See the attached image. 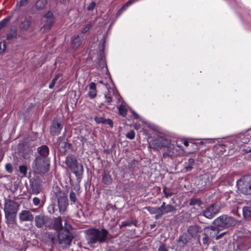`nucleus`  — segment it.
<instances>
[{
	"instance_id": "13d9d810",
	"label": "nucleus",
	"mask_w": 251,
	"mask_h": 251,
	"mask_svg": "<svg viewBox=\"0 0 251 251\" xmlns=\"http://www.w3.org/2000/svg\"><path fill=\"white\" fill-rule=\"evenodd\" d=\"M226 234V232H223L222 233H221L220 234H219V235H217L216 236V240H219L220 239V238H221L225 234Z\"/></svg>"
},
{
	"instance_id": "bb28decb",
	"label": "nucleus",
	"mask_w": 251,
	"mask_h": 251,
	"mask_svg": "<svg viewBox=\"0 0 251 251\" xmlns=\"http://www.w3.org/2000/svg\"><path fill=\"white\" fill-rule=\"evenodd\" d=\"M43 20L46 23L45 24H44L43 27H42V28H44L46 29H50L53 22V19H43Z\"/></svg>"
},
{
	"instance_id": "ddd939ff",
	"label": "nucleus",
	"mask_w": 251,
	"mask_h": 251,
	"mask_svg": "<svg viewBox=\"0 0 251 251\" xmlns=\"http://www.w3.org/2000/svg\"><path fill=\"white\" fill-rule=\"evenodd\" d=\"M19 219L22 222H31L34 216L29 210H23L19 213Z\"/></svg>"
},
{
	"instance_id": "338daca9",
	"label": "nucleus",
	"mask_w": 251,
	"mask_h": 251,
	"mask_svg": "<svg viewBox=\"0 0 251 251\" xmlns=\"http://www.w3.org/2000/svg\"><path fill=\"white\" fill-rule=\"evenodd\" d=\"M159 141H160L161 142L163 143V145H162V146H165V144H164V142H166V140L163 139H161L160 140H158Z\"/></svg>"
},
{
	"instance_id": "7c9ffc66",
	"label": "nucleus",
	"mask_w": 251,
	"mask_h": 251,
	"mask_svg": "<svg viewBox=\"0 0 251 251\" xmlns=\"http://www.w3.org/2000/svg\"><path fill=\"white\" fill-rule=\"evenodd\" d=\"M174 151H172V147L170 146L167 148V151L163 153V156L164 158L166 157H172L174 155Z\"/></svg>"
},
{
	"instance_id": "c03bdc74",
	"label": "nucleus",
	"mask_w": 251,
	"mask_h": 251,
	"mask_svg": "<svg viewBox=\"0 0 251 251\" xmlns=\"http://www.w3.org/2000/svg\"><path fill=\"white\" fill-rule=\"evenodd\" d=\"M91 147H92V150H88L87 151V153L88 155H90L91 156L89 157L88 160V161H90V160L91 159L92 160L93 159V150L94 149V147H93V145L92 144L91 145Z\"/></svg>"
},
{
	"instance_id": "aec40b11",
	"label": "nucleus",
	"mask_w": 251,
	"mask_h": 251,
	"mask_svg": "<svg viewBox=\"0 0 251 251\" xmlns=\"http://www.w3.org/2000/svg\"><path fill=\"white\" fill-rule=\"evenodd\" d=\"M47 238L50 245L53 246L55 243L58 241L57 235L56 236L55 233L52 232H48L47 233Z\"/></svg>"
},
{
	"instance_id": "a19ab883",
	"label": "nucleus",
	"mask_w": 251,
	"mask_h": 251,
	"mask_svg": "<svg viewBox=\"0 0 251 251\" xmlns=\"http://www.w3.org/2000/svg\"><path fill=\"white\" fill-rule=\"evenodd\" d=\"M69 198L70 199V201H73V202H75L76 200V195L75 193L71 191L70 193Z\"/></svg>"
},
{
	"instance_id": "a211bd4d",
	"label": "nucleus",
	"mask_w": 251,
	"mask_h": 251,
	"mask_svg": "<svg viewBox=\"0 0 251 251\" xmlns=\"http://www.w3.org/2000/svg\"><path fill=\"white\" fill-rule=\"evenodd\" d=\"M31 25V17H26L23 21H22L20 25V28L23 31H26Z\"/></svg>"
},
{
	"instance_id": "f8f14e48",
	"label": "nucleus",
	"mask_w": 251,
	"mask_h": 251,
	"mask_svg": "<svg viewBox=\"0 0 251 251\" xmlns=\"http://www.w3.org/2000/svg\"><path fill=\"white\" fill-rule=\"evenodd\" d=\"M63 127V125L58 120L54 119L50 127V133L53 136L60 134Z\"/></svg>"
},
{
	"instance_id": "2eb2a0df",
	"label": "nucleus",
	"mask_w": 251,
	"mask_h": 251,
	"mask_svg": "<svg viewBox=\"0 0 251 251\" xmlns=\"http://www.w3.org/2000/svg\"><path fill=\"white\" fill-rule=\"evenodd\" d=\"M39 155L36 158H41L43 159H49L48 155L49 154V149L46 145H42L37 149Z\"/></svg>"
},
{
	"instance_id": "39448f33",
	"label": "nucleus",
	"mask_w": 251,
	"mask_h": 251,
	"mask_svg": "<svg viewBox=\"0 0 251 251\" xmlns=\"http://www.w3.org/2000/svg\"><path fill=\"white\" fill-rule=\"evenodd\" d=\"M50 166V159L36 158L32 167L34 173L44 174L49 171Z\"/></svg>"
},
{
	"instance_id": "2f4dec72",
	"label": "nucleus",
	"mask_w": 251,
	"mask_h": 251,
	"mask_svg": "<svg viewBox=\"0 0 251 251\" xmlns=\"http://www.w3.org/2000/svg\"><path fill=\"white\" fill-rule=\"evenodd\" d=\"M90 91L88 93L90 98H94V82H91L89 85Z\"/></svg>"
},
{
	"instance_id": "20e7f679",
	"label": "nucleus",
	"mask_w": 251,
	"mask_h": 251,
	"mask_svg": "<svg viewBox=\"0 0 251 251\" xmlns=\"http://www.w3.org/2000/svg\"><path fill=\"white\" fill-rule=\"evenodd\" d=\"M53 193L57 199L58 205L60 212H64L68 205V198L65 192L61 190L60 188L56 186L53 188Z\"/></svg>"
},
{
	"instance_id": "de8ad7c7",
	"label": "nucleus",
	"mask_w": 251,
	"mask_h": 251,
	"mask_svg": "<svg viewBox=\"0 0 251 251\" xmlns=\"http://www.w3.org/2000/svg\"><path fill=\"white\" fill-rule=\"evenodd\" d=\"M132 224L133 223L131 222L124 221L122 223L121 225H120V227L121 228L122 227L126 226H130L132 225Z\"/></svg>"
},
{
	"instance_id": "5701e85b",
	"label": "nucleus",
	"mask_w": 251,
	"mask_h": 251,
	"mask_svg": "<svg viewBox=\"0 0 251 251\" xmlns=\"http://www.w3.org/2000/svg\"><path fill=\"white\" fill-rule=\"evenodd\" d=\"M58 143L56 147L58 148L59 151L62 153L65 152L66 151V142L60 140L58 141Z\"/></svg>"
},
{
	"instance_id": "864d4df0",
	"label": "nucleus",
	"mask_w": 251,
	"mask_h": 251,
	"mask_svg": "<svg viewBox=\"0 0 251 251\" xmlns=\"http://www.w3.org/2000/svg\"><path fill=\"white\" fill-rule=\"evenodd\" d=\"M40 200L39 198L35 197L33 199V202L35 205H38L40 203Z\"/></svg>"
},
{
	"instance_id": "680f3d73",
	"label": "nucleus",
	"mask_w": 251,
	"mask_h": 251,
	"mask_svg": "<svg viewBox=\"0 0 251 251\" xmlns=\"http://www.w3.org/2000/svg\"><path fill=\"white\" fill-rule=\"evenodd\" d=\"M132 116L135 118H139V116L138 115V114L137 113H136L134 111H132Z\"/></svg>"
},
{
	"instance_id": "4be33fe9",
	"label": "nucleus",
	"mask_w": 251,
	"mask_h": 251,
	"mask_svg": "<svg viewBox=\"0 0 251 251\" xmlns=\"http://www.w3.org/2000/svg\"><path fill=\"white\" fill-rule=\"evenodd\" d=\"M95 122L98 123H103L104 124L108 125L111 127L113 126V122H112V120L109 119H104L102 117H100V118L95 117Z\"/></svg>"
},
{
	"instance_id": "37998d69",
	"label": "nucleus",
	"mask_w": 251,
	"mask_h": 251,
	"mask_svg": "<svg viewBox=\"0 0 251 251\" xmlns=\"http://www.w3.org/2000/svg\"><path fill=\"white\" fill-rule=\"evenodd\" d=\"M190 204L200 206L201 204V201L200 199H194L191 201Z\"/></svg>"
},
{
	"instance_id": "603ef678",
	"label": "nucleus",
	"mask_w": 251,
	"mask_h": 251,
	"mask_svg": "<svg viewBox=\"0 0 251 251\" xmlns=\"http://www.w3.org/2000/svg\"><path fill=\"white\" fill-rule=\"evenodd\" d=\"M30 0H21L19 3L20 6H23L27 5Z\"/></svg>"
},
{
	"instance_id": "7ed1b4c3",
	"label": "nucleus",
	"mask_w": 251,
	"mask_h": 251,
	"mask_svg": "<svg viewBox=\"0 0 251 251\" xmlns=\"http://www.w3.org/2000/svg\"><path fill=\"white\" fill-rule=\"evenodd\" d=\"M66 164L73 172L77 179H81L83 172V168L81 164L78 163L76 157L73 155H68L66 158Z\"/></svg>"
},
{
	"instance_id": "e2e57ef3",
	"label": "nucleus",
	"mask_w": 251,
	"mask_h": 251,
	"mask_svg": "<svg viewBox=\"0 0 251 251\" xmlns=\"http://www.w3.org/2000/svg\"><path fill=\"white\" fill-rule=\"evenodd\" d=\"M71 146H72V144L71 143H68L66 142V150L67 149H70Z\"/></svg>"
},
{
	"instance_id": "58836bf2",
	"label": "nucleus",
	"mask_w": 251,
	"mask_h": 251,
	"mask_svg": "<svg viewBox=\"0 0 251 251\" xmlns=\"http://www.w3.org/2000/svg\"><path fill=\"white\" fill-rule=\"evenodd\" d=\"M93 25L92 24H88L86 25L81 30V33L84 34L89 31L90 28H92Z\"/></svg>"
},
{
	"instance_id": "f03ea898",
	"label": "nucleus",
	"mask_w": 251,
	"mask_h": 251,
	"mask_svg": "<svg viewBox=\"0 0 251 251\" xmlns=\"http://www.w3.org/2000/svg\"><path fill=\"white\" fill-rule=\"evenodd\" d=\"M19 207L17 202L10 199L5 200L4 211L5 218L9 222H14Z\"/></svg>"
},
{
	"instance_id": "f257e3e1",
	"label": "nucleus",
	"mask_w": 251,
	"mask_h": 251,
	"mask_svg": "<svg viewBox=\"0 0 251 251\" xmlns=\"http://www.w3.org/2000/svg\"><path fill=\"white\" fill-rule=\"evenodd\" d=\"M106 37V29H104L97 35L98 40H100L99 55L98 58L99 67H97V74L100 76L102 79L100 81L103 84V88L105 89L104 97L108 102H111L112 98L115 95L116 91L114 84L111 79L108 72L105 59L104 48Z\"/></svg>"
},
{
	"instance_id": "bf43d9fd",
	"label": "nucleus",
	"mask_w": 251,
	"mask_h": 251,
	"mask_svg": "<svg viewBox=\"0 0 251 251\" xmlns=\"http://www.w3.org/2000/svg\"><path fill=\"white\" fill-rule=\"evenodd\" d=\"M166 205H165V203L164 202H163L162 205L160 207H157V209L160 211L162 209L164 208Z\"/></svg>"
},
{
	"instance_id": "052dcab7",
	"label": "nucleus",
	"mask_w": 251,
	"mask_h": 251,
	"mask_svg": "<svg viewBox=\"0 0 251 251\" xmlns=\"http://www.w3.org/2000/svg\"><path fill=\"white\" fill-rule=\"evenodd\" d=\"M244 153L251 152V148H247L243 150Z\"/></svg>"
},
{
	"instance_id": "6e6552de",
	"label": "nucleus",
	"mask_w": 251,
	"mask_h": 251,
	"mask_svg": "<svg viewBox=\"0 0 251 251\" xmlns=\"http://www.w3.org/2000/svg\"><path fill=\"white\" fill-rule=\"evenodd\" d=\"M73 239V233H65L61 231L58 233V242L63 250H66L71 246Z\"/></svg>"
},
{
	"instance_id": "1a4fd4ad",
	"label": "nucleus",
	"mask_w": 251,
	"mask_h": 251,
	"mask_svg": "<svg viewBox=\"0 0 251 251\" xmlns=\"http://www.w3.org/2000/svg\"><path fill=\"white\" fill-rule=\"evenodd\" d=\"M35 226L38 228H43L44 226L48 227L49 223L51 222V218L44 214H39L34 218Z\"/></svg>"
},
{
	"instance_id": "c9c22d12",
	"label": "nucleus",
	"mask_w": 251,
	"mask_h": 251,
	"mask_svg": "<svg viewBox=\"0 0 251 251\" xmlns=\"http://www.w3.org/2000/svg\"><path fill=\"white\" fill-rule=\"evenodd\" d=\"M19 171L24 176H26L27 173V167L25 166L22 165L19 167Z\"/></svg>"
},
{
	"instance_id": "8fccbe9b",
	"label": "nucleus",
	"mask_w": 251,
	"mask_h": 251,
	"mask_svg": "<svg viewBox=\"0 0 251 251\" xmlns=\"http://www.w3.org/2000/svg\"><path fill=\"white\" fill-rule=\"evenodd\" d=\"M53 14L50 12H48L47 13L45 14L43 17V19H53Z\"/></svg>"
},
{
	"instance_id": "9d476101",
	"label": "nucleus",
	"mask_w": 251,
	"mask_h": 251,
	"mask_svg": "<svg viewBox=\"0 0 251 251\" xmlns=\"http://www.w3.org/2000/svg\"><path fill=\"white\" fill-rule=\"evenodd\" d=\"M48 228L49 229L54 230L58 232L63 229V226L62 224V220L61 217L54 218L51 222L49 223L48 225Z\"/></svg>"
},
{
	"instance_id": "423d86ee",
	"label": "nucleus",
	"mask_w": 251,
	"mask_h": 251,
	"mask_svg": "<svg viewBox=\"0 0 251 251\" xmlns=\"http://www.w3.org/2000/svg\"><path fill=\"white\" fill-rule=\"evenodd\" d=\"M238 221L234 218L226 215H222L214 221V224L217 226L224 228H229L235 226Z\"/></svg>"
},
{
	"instance_id": "0eeeda50",
	"label": "nucleus",
	"mask_w": 251,
	"mask_h": 251,
	"mask_svg": "<svg viewBox=\"0 0 251 251\" xmlns=\"http://www.w3.org/2000/svg\"><path fill=\"white\" fill-rule=\"evenodd\" d=\"M238 190L244 195H251V176H242L237 181Z\"/></svg>"
},
{
	"instance_id": "6ab92c4d",
	"label": "nucleus",
	"mask_w": 251,
	"mask_h": 251,
	"mask_svg": "<svg viewBox=\"0 0 251 251\" xmlns=\"http://www.w3.org/2000/svg\"><path fill=\"white\" fill-rule=\"evenodd\" d=\"M81 43V40L79 35H74L71 40L72 48L74 49H77Z\"/></svg>"
},
{
	"instance_id": "b1692460",
	"label": "nucleus",
	"mask_w": 251,
	"mask_h": 251,
	"mask_svg": "<svg viewBox=\"0 0 251 251\" xmlns=\"http://www.w3.org/2000/svg\"><path fill=\"white\" fill-rule=\"evenodd\" d=\"M17 36V31L16 28L11 29L10 32L7 35L8 40L16 39Z\"/></svg>"
},
{
	"instance_id": "774afa93",
	"label": "nucleus",
	"mask_w": 251,
	"mask_h": 251,
	"mask_svg": "<svg viewBox=\"0 0 251 251\" xmlns=\"http://www.w3.org/2000/svg\"><path fill=\"white\" fill-rule=\"evenodd\" d=\"M183 144L184 146H185L186 147H187L188 145H189V143L188 141H184L183 142Z\"/></svg>"
},
{
	"instance_id": "09e8293b",
	"label": "nucleus",
	"mask_w": 251,
	"mask_h": 251,
	"mask_svg": "<svg viewBox=\"0 0 251 251\" xmlns=\"http://www.w3.org/2000/svg\"><path fill=\"white\" fill-rule=\"evenodd\" d=\"M5 169L6 171L9 173H11L13 172V167L11 164H6L5 165Z\"/></svg>"
},
{
	"instance_id": "4468645a",
	"label": "nucleus",
	"mask_w": 251,
	"mask_h": 251,
	"mask_svg": "<svg viewBox=\"0 0 251 251\" xmlns=\"http://www.w3.org/2000/svg\"><path fill=\"white\" fill-rule=\"evenodd\" d=\"M31 189L33 194L39 193L42 189V181L40 179L36 178L31 182Z\"/></svg>"
},
{
	"instance_id": "412c9836",
	"label": "nucleus",
	"mask_w": 251,
	"mask_h": 251,
	"mask_svg": "<svg viewBox=\"0 0 251 251\" xmlns=\"http://www.w3.org/2000/svg\"><path fill=\"white\" fill-rule=\"evenodd\" d=\"M87 234V240L89 243H94V228L89 229L85 231Z\"/></svg>"
},
{
	"instance_id": "a878e982",
	"label": "nucleus",
	"mask_w": 251,
	"mask_h": 251,
	"mask_svg": "<svg viewBox=\"0 0 251 251\" xmlns=\"http://www.w3.org/2000/svg\"><path fill=\"white\" fill-rule=\"evenodd\" d=\"M187 231L190 234V236L192 237L195 236L197 234L198 232V228L195 226H190L188 227Z\"/></svg>"
},
{
	"instance_id": "79ce46f5",
	"label": "nucleus",
	"mask_w": 251,
	"mask_h": 251,
	"mask_svg": "<svg viewBox=\"0 0 251 251\" xmlns=\"http://www.w3.org/2000/svg\"><path fill=\"white\" fill-rule=\"evenodd\" d=\"M188 242L187 235L185 234L182 235L179 239V242L182 243L183 244H186Z\"/></svg>"
},
{
	"instance_id": "0e129e2a",
	"label": "nucleus",
	"mask_w": 251,
	"mask_h": 251,
	"mask_svg": "<svg viewBox=\"0 0 251 251\" xmlns=\"http://www.w3.org/2000/svg\"><path fill=\"white\" fill-rule=\"evenodd\" d=\"M134 127L136 129H139L140 128V126L137 124H135L134 126Z\"/></svg>"
},
{
	"instance_id": "f704fd0d",
	"label": "nucleus",
	"mask_w": 251,
	"mask_h": 251,
	"mask_svg": "<svg viewBox=\"0 0 251 251\" xmlns=\"http://www.w3.org/2000/svg\"><path fill=\"white\" fill-rule=\"evenodd\" d=\"M10 18H7L0 22V30L6 26V24L9 21Z\"/></svg>"
},
{
	"instance_id": "72a5a7b5",
	"label": "nucleus",
	"mask_w": 251,
	"mask_h": 251,
	"mask_svg": "<svg viewBox=\"0 0 251 251\" xmlns=\"http://www.w3.org/2000/svg\"><path fill=\"white\" fill-rule=\"evenodd\" d=\"M119 113L123 116H125L126 115V108H125V106H124L123 104H121L119 107Z\"/></svg>"
},
{
	"instance_id": "69168bd1",
	"label": "nucleus",
	"mask_w": 251,
	"mask_h": 251,
	"mask_svg": "<svg viewBox=\"0 0 251 251\" xmlns=\"http://www.w3.org/2000/svg\"><path fill=\"white\" fill-rule=\"evenodd\" d=\"M60 1L63 3H66L68 2H69V0H59Z\"/></svg>"
},
{
	"instance_id": "393cba45",
	"label": "nucleus",
	"mask_w": 251,
	"mask_h": 251,
	"mask_svg": "<svg viewBox=\"0 0 251 251\" xmlns=\"http://www.w3.org/2000/svg\"><path fill=\"white\" fill-rule=\"evenodd\" d=\"M175 209L174 207L170 204L167 205L160 211V215L172 212Z\"/></svg>"
},
{
	"instance_id": "a18cd8bd",
	"label": "nucleus",
	"mask_w": 251,
	"mask_h": 251,
	"mask_svg": "<svg viewBox=\"0 0 251 251\" xmlns=\"http://www.w3.org/2000/svg\"><path fill=\"white\" fill-rule=\"evenodd\" d=\"M127 138L129 139H133L135 137V132L133 131H130L126 135Z\"/></svg>"
},
{
	"instance_id": "c756f323",
	"label": "nucleus",
	"mask_w": 251,
	"mask_h": 251,
	"mask_svg": "<svg viewBox=\"0 0 251 251\" xmlns=\"http://www.w3.org/2000/svg\"><path fill=\"white\" fill-rule=\"evenodd\" d=\"M243 214L244 217H251V207L246 206L243 208Z\"/></svg>"
},
{
	"instance_id": "4d7b16f0",
	"label": "nucleus",
	"mask_w": 251,
	"mask_h": 251,
	"mask_svg": "<svg viewBox=\"0 0 251 251\" xmlns=\"http://www.w3.org/2000/svg\"><path fill=\"white\" fill-rule=\"evenodd\" d=\"M158 251H167L164 245H161L158 249Z\"/></svg>"
},
{
	"instance_id": "4c0bfd02",
	"label": "nucleus",
	"mask_w": 251,
	"mask_h": 251,
	"mask_svg": "<svg viewBox=\"0 0 251 251\" xmlns=\"http://www.w3.org/2000/svg\"><path fill=\"white\" fill-rule=\"evenodd\" d=\"M138 0H130L126 2V3L123 6V7L121 8V10L122 11L125 10L129 5H130L133 2L137 1Z\"/></svg>"
},
{
	"instance_id": "473e14b6",
	"label": "nucleus",
	"mask_w": 251,
	"mask_h": 251,
	"mask_svg": "<svg viewBox=\"0 0 251 251\" xmlns=\"http://www.w3.org/2000/svg\"><path fill=\"white\" fill-rule=\"evenodd\" d=\"M61 76V75L60 74H57L56 75L55 77L53 78L50 84L49 85V88L52 89L54 86L55 83H56L57 80L58 79V78Z\"/></svg>"
},
{
	"instance_id": "c85d7f7f",
	"label": "nucleus",
	"mask_w": 251,
	"mask_h": 251,
	"mask_svg": "<svg viewBox=\"0 0 251 251\" xmlns=\"http://www.w3.org/2000/svg\"><path fill=\"white\" fill-rule=\"evenodd\" d=\"M73 229L72 226L70 224L67 223V221H65L64 223V226H63V229L61 230V232H68V233H72V230Z\"/></svg>"
},
{
	"instance_id": "f3484780",
	"label": "nucleus",
	"mask_w": 251,
	"mask_h": 251,
	"mask_svg": "<svg viewBox=\"0 0 251 251\" xmlns=\"http://www.w3.org/2000/svg\"><path fill=\"white\" fill-rule=\"evenodd\" d=\"M220 229L215 226H210L205 228L204 232L206 236L210 237H214L219 233Z\"/></svg>"
},
{
	"instance_id": "49530a36",
	"label": "nucleus",
	"mask_w": 251,
	"mask_h": 251,
	"mask_svg": "<svg viewBox=\"0 0 251 251\" xmlns=\"http://www.w3.org/2000/svg\"><path fill=\"white\" fill-rule=\"evenodd\" d=\"M6 49V44L4 42L0 43V54L2 53Z\"/></svg>"
},
{
	"instance_id": "dca6fc26",
	"label": "nucleus",
	"mask_w": 251,
	"mask_h": 251,
	"mask_svg": "<svg viewBox=\"0 0 251 251\" xmlns=\"http://www.w3.org/2000/svg\"><path fill=\"white\" fill-rule=\"evenodd\" d=\"M107 235V231L105 229L100 230L95 229V241L98 240L100 242H103L105 241Z\"/></svg>"
},
{
	"instance_id": "cd10ccee",
	"label": "nucleus",
	"mask_w": 251,
	"mask_h": 251,
	"mask_svg": "<svg viewBox=\"0 0 251 251\" xmlns=\"http://www.w3.org/2000/svg\"><path fill=\"white\" fill-rule=\"evenodd\" d=\"M46 0H38L36 3L35 7L37 10H41L45 8L46 5Z\"/></svg>"
},
{
	"instance_id": "5fc2aeb1",
	"label": "nucleus",
	"mask_w": 251,
	"mask_h": 251,
	"mask_svg": "<svg viewBox=\"0 0 251 251\" xmlns=\"http://www.w3.org/2000/svg\"><path fill=\"white\" fill-rule=\"evenodd\" d=\"M94 9V1H92L87 7L88 10H92Z\"/></svg>"
},
{
	"instance_id": "e433bc0d",
	"label": "nucleus",
	"mask_w": 251,
	"mask_h": 251,
	"mask_svg": "<svg viewBox=\"0 0 251 251\" xmlns=\"http://www.w3.org/2000/svg\"><path fill=\"white\" fill-rule=\"evenodd\" d=\"M103 181L105 184H109L111 181V178L109 175H105L103 177Z\"/></svg>"
},
{
	"instance_id": "9b49d317",
	"label": "nucleus",
	"mask_w": 251,
	"mask_h": 251,
	"mask_svg": "<svg viewBox=\"0 0 251 251\" xmlns=\"http://www.w3.org/2000/svg\"><path fill=\"white\" fill-rule=\"evenodd\" d=\"M220 210V208L216 204H211L207 207L203 211V216L208 219H212Z\"/></svg>"
},
{
	"instance_id": "3c124183",
	"label": "nucleus",
	"mask_w": 251,
	"mask_h": 251,
	"mask_svg": "<svg viewBox=\"0 0 251 251\" xmlns=\"http://www.w3.org/2000/svg\"><path fill=\"white\" fill-rule=\"evenodd\" d=\"M163 192L164 193V195H165L166 198H169L171 197L173 193L171 192H167L166 191V187H164L163 190Z\"/></svg>"
},
{
	"instance_id": "6e6d98bb",
	"label": "nucleus",
	"mask_w": 251,
	"mask_h": 251,
	"mask_svg": "<svg viewBox=\"0 0 251 251\" xmlns=\"http://www.w3.org/2000/svg\"><path fill=\"white\" fill-rule=\"evenodd\" d=\"M208 236H206L204 237L202 239V243L203 244H208Z\"/></svg>"
},
{
	"instance_id": "ea45409f",
	"label": "nucleus",
	"mask_w": 251,
	"mask_h": 251,
	"mask_svg": "<svg viewBox=\"0 0 251 251\" xmlns=\"http://www.w3.org/2000/svg\"><path fill=\"white\" fill-rule=\"evenodd\" d=\"M148 210L152 214H155L157 213L160 215V211L159 210L157 209V207L153 208V207H149L147 208Z\"/></svg>"
}]
</instances>
